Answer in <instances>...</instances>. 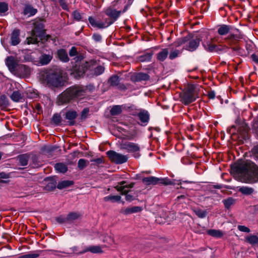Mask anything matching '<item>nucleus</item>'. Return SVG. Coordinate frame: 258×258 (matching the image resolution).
I'll list each match as a JSON object with an SVG mask.
<instances>
[{
	"mask_svg": "<svg viewBox=\"0 0 258 258\" xmlns=\"http://www.w3.org/2000/svg\"><path fill=\"white\" fill-rule=\"evenodd\" d=\"M44 34V29L43 25L41 23L36 22L34 23V28L31 32V36L28 37L26 39L27 43L28 44H36L39 40L43 37Z\"/></svg>",
	"mask_w": 258,
	"mask_h": 258,
	"instance_id": "obj_4",
	"label": "nucleus"
},
{
	"mask_svg": "<svg viewBox=\"0 0 258 258\" xmlns=\"http://www.w3.org/2000/svg\"><path fill=\"white\" fill-rule=\"evenodd\" d=\"M104 71V68L101 66H98L94 70V74L98 76L102 74Z\"/></svg>",
	"mask_w": 258,
	"mask_h": 258,
	"instance_id": "obj_47",
	"label": "nucleus"
},
{
	"mask_svg": "<svg viewBox=\"0 0 258 258\" xmlns=\"http://www.w3.org/2000/svg\"><path fill=\"white\" fill-rule=\"evenodd\" d=\"M121 149L126 150L128 152L133 154V156L136 158H139L141 154L140 153V147L139 145L135 143L126 142L121 145Z\"/></svg>",
	"mask_w": 258,
	"mask_h": 258,
	"instance_id": "obj_9",
	"label": "nucleus"
},
{
	"mask_svg": "<svg viewBox=\"0 0 258 258\" xmlns=\"http://www.w3.org/2000/svg\"><path fill=\"white\" fill-rule=\"evenodd\" d=\"M105 14L114 21H116L120 14V11L109 8L105 11Z\"/></svg>",
	"mask_w": 258,
	"mask_h": 258,
	"instance_id": "obj_19",
	"label": "nucleus"
},
{
	"mask_svg": "<svg viewBox=\"0 0 258 258\" xmlns=\"http://www.w3.org/2000/svg\"><path fill=\"white\" fill-rule=\"evenodd\" d=\"M92 162H94L95 165H98L100 164H102L104 162L103 159L102 158H98L97 159H93L91 160L90 161Z\"/></svg>",
	"mask_w": 258,
	"mask_h": 258,
	"instance_id": "obj_54",
	"label": "nucleus"
},
{
	"mask_svg": "<svg viewBox=\"0 0 258 258\" xmlns=\"http://www.w3.org/2000/svg\"><path fill=\"white\" fill-rule=\"evenodd\" d=\"M246 241L251 245L258 243V236L256 235H250L246 238Z\"/></svg>",
	"mask_w": 258,
	"mask_h": 258,
	"instance_id": "obj_36",
	"label": "nucleus"
},
{
	"mask_svg": "<svg viewBox=\"0 0 258 258\" xmlns=\"http://www.w3.org/2000/svg\"><path fill=\"white\" fill-rule=\"evenodd\" d=\"M20 31L18 29H15L13 31L11 37L12 45H17L20 42Z\"/></svg>",
	"mask_w": 258,
	"mask_h": 258,
	"instance_id": "obj_18",
	"label": "nucleus"
},
{
	"mask_svg": "<svg viewBox=\"0 0 258 258\" xmlns=\"http://www.w3.org/2000/svg\"><path fill=\"white\" fill-rule=\"evenodd\" d=\"M88 21L92 26L97 27L98 29H103L107 28L111 25L114 21L111 19L106 18L104 20V22L97 21L92 17H89Z\"/></svg>",
	"mask_w": 258,
	"mask_h": 258,
	"instance_id": "obj_10",
	"label": "nucleus"
},
{
	"mask_svg": "<svg viewBox=\"0 0 258 258\" xmlns=\"http://www.w3.org/2000/svg\"><path fill=\"white\" fill-rule=\"evenodd\" d=\"M188 37L185 45H184L183 48L189 51H194L196 50L199 46L200 43L201 41V37L200 36H196L191 37L190 35L186 36Z\"/></svg>",
	"mask_w": 258,
	"mask_h": 258,
	"instance_id": "obj_7",
	"label": "nucleus"
},
{
	"mask_svg": "<svg viewBox=\"0 0 258 258\" xmlns=\"http://www.w3.org/2000/svg\"><path fill=\"white\" fill-rule=\"evenodd\" d=\"M88 67H89V63L86 61L85 63L83 62L81 65V68H80V66H79L78 69L77 68V64H76L75 70L78 71L79 74H83L85 73V72L87 70Z\"/></svg>",
	"mask_w": 258,
	"mask_h": 258,
	"instance_id": "obj_34",
	"label": "nucleus"
},
{
	"mask_svg": "<svg viewBox=\"0 0 258 258\" xmlns=\"http://www.w3.org/2000/svg\"><path fill=\"white\" fill-rule=\"evenodd\" d=\"M80 214L77 212H71L67 215L68 223L73 222L80 217Z\"/></svg>",
	"mask_w": 258,
	"mask_h": 258,
	"instance_id": "obj_27",
	"label": "nucleus"
},
{
	"mask_svg": "<svg viewBox=\"0 0 258 258\" xmlns=\"http://www.w3.org/2000/svg\"><path fill=\"white\" fill-rule=\"evenodd\" d=\"M10 98L14 102H19L22 98L21 93L19 91H14L10 96Z\"/></svg>",
	"mask_w": 258,
	"mask_h": 258,
	"instance_id": "obj_33",
	"label": "nucleus"
},
{
	"mask_svg": "<svg viewBox=\"0 0 258 258\" xmlns=\"http://www.w3.org/2000/svg\"><path fill=\"white\" fill-rule=\"evenodd\" d=\"M242 127H243V131H242L241 128H240L238 129V131L240 132V133L241 135H244L245 134L247 133V132L248 131V127H247V125L246 124L243 125L242 126Z\"/></svg>",
	"mask_w": 258,
	"mask_h": 258,
	"instance_id": "obj_57",
	"label": "nucleus"
},
{
	"mask_svg": "<svg viewBox=\"0 0 258 258\" xmlns=\"http://www.w3.org/2000/svg\"><path fill=\"white\" fill-rule=\"evenodd\" d=\"M90 252L93 253H101L103 252L102 247L99 245H90L84 246L82 248V251L81 253H86Z\"/></svg>",
	"mask_w": 258,
	"mask_h": 258,
	"instance_id": "obj_15",
	"label": "nucleus"
},
{
	"mask_svg": "<svg viewBox=\"0 0 258 258\" xmlns=\"http://www.w3.org/2000/svg\"><path fill=\"white\" fill-rule=\"evenodd\" d=\"M121 199V197L119 196H108L104 198V200L105 202L111 201L112 202L119 201Z\"/></svg>",
	"mask_w": 258,
	"mask_h": 258,
	"instance_id": "obj_43",
	"label": "nucleus"
},
{
	"mask_svg": "<svg viewBox=\"0 0 258 258\" xmlns=\"http://www.w3.org/2000/svg\"><path fill=\"white\" fill-rule=\"evenodd\" d=\"M109 82L111 86H117L119 84V78L116 75H114L110 78Z\"/></svg>",
	"mask_w": 258,
	"mask_h": 258,
	"instance_id": "obj_38",
	"label": "nucleus"
},
{
	"mask_svg": "<svg viewBox=\"0 0 258 258\" xmlns=\"http://www.w3.org/2000/svg\"><path fill=\"white\" fill-rule=\"evenodd\" d=\"M83 59V57L81 55H78L74 58V59L77 62H78V61H81Z\"/></svg>",
	"mask_w": 258,
	"mask_h": 258,
	"instance_id": "obj_61",
	"label": "nucleus"
},
{
	"mask_svg": "<svg viewBox=\"0 0 258 258\" xmlns=\"http://www.w3.org/2000/svg\"><path fill=\"white\" fill-rule=\"evenodd\" d=\"M207 233L212 236L220 238L223 236V232L220 230L210 229L207 231Z\"/></svg>",
	"mask_w": 258,
	"mask_h": 258,
	"instance_id": "obj_32",
	"label": "nucleus"
},
{
	"mask_svg": "<svg viewBox=\"0 0 258 258\" xmlns=\"http://www.w3.org/2000/svg\"><path fill=\"white\" fill-rule=\"evenodd\" d=\"M0 104L4 106L8 104V100L6 95H3L0 96Z\"/></svg>",
	"mask_w": 258,
	"mask_h": 258,
	"instance_id": "obj_50",
	"label": "nucleus"
},
{
	"mask_svg": "<svg viewBox=\"0 0 258 258\" xmlns=\"http://www.w3.org/2000/svg\"><path fill=\"white\" fill-rule=\"evenodd\" d=\"M203 45L206 50L210 52L214 51L216 47V45L212 43L211 40L203 42Z\"/></svg>",
	"mask_w": 258,
	"mask_h": 258,
	"instance_id": "obj_28",
	"label": "nucleus"
},
{
	"mask_svg": "<svg viewBox=\"0 0 258 258\" xmlns=\"http://www.w3.org/2000/svg\"><path fill=\"white\" fill-rule=\"evenodd\" d=\"M208 96L210 99H214L215 97V93L214 91H211L209 92Z\"/></svg>",
	"mask_w": 258,
	"mask_h": 258,
	"instance_id": "obj_60",
	"label": "nucleus"
},
{
	"mask_svg": "<svg viewBox=\"0 0 258 258\" xmlns=\"http://www.w3.org/2000/svg\"><path fill=\"white\" fill-rule=\"evenodd\" d=\"M142 182L146 185H156L161 184L165 185H171L173 182L168 178H160L154 176L145 177L142 179Z\"/></svg>",
	"mask_w": 258,
	"mask_h": 258,
	"instance_id": "obj_6",
	"label": "nucleus"
},
{
	"mask_svg": "<svg viewBox=\"0 0 258 258\" xmlns=\"http://www.w3.org/2000/svg\"><path fill=\"white\" fill-rule=\"evenodd\" d=\"M169 54V50L168 48H163L157 54V58L160 61H164Z\"/></svg>",
	"mask_w": 258,
	"mask_h": 258,
	"instance_id": "obj_21",
	"label": "nucleus"
},
{
	"mask_svg": "<svg viewBox=\"0 0 258 258\" xmlns=\"http://www.w3.org/2000/svg\"><path fill=\"white\" fill-rule=\"evenodd\" d=\"M153 55V52H147L139 56L137 59L140 62H148L151 60Z\"/></svg>",
	"mask_w": 258,
	"mask_h": 258,
	"instance_id": "obj_23",
	"label": "nucleus"
},
{
	"mask_svg": "<svg viewBox=\"0 0 258 258\" xmlns=\"http://www.w3.org/2000/svg\"><path fill=\"white\" fill-rule=\"evenodd\" d=\"M218 33L220 35H225L228 34L225 40L231 45L236 44L243 38V35L238 29H233L232 27L229 25H220L218 29Z\"/></svg>",
	"mask_w": 258,
	"mask_h": 258,
	"instance_id": "obj_3",
	"label": "nucleus"
},
{
	"mask_svg": "<svg viewBox=\"0 0 258 258\" xmlns=\"http://www.w3.org/2000/svg\"><path fill=\"white\" fill-rule=\"evenodd\" d=\"M88 112H89V110L88 109H87V108L84 109L82 112V117H83L84 116V115L87 114L88 113Z\"/></svg>",
	"mask_w": 258,
	"mask_h": 258,
	"instance_id": "obj_64",
	"label": "nucleus"
},
{
	"mask_svg": "<svg viewBox=\"0 0 258 258\" xmlns=\"http://www.w3.org/2000/svg\"><path fill=\"white\" fill-rule=\"evenodd\" d=\"M40 254L36 252L29 253L26 254L22 255L19 256V258H37L39 256Z\"/></svg>",
	"mask_w": 258,
	"mask_h": 258,
	"instance_id": "obj_45",
	"label": "nucleus"
},
{
	"mask_svg": "<svg viewBox=\"0 0 258 258\" xmlns=\"http://www.w3.org/2000/svg\"><path fill=\"white\" fill-rule=\"evenodd\" d=\"M142 209L141 207L135 206L133 207L127 208L125 209H122L121 213L124 215H128L133 213L140 212L142 211Z\"/></svg>",
	"mask_w": 258,
	"mask_h": 258,
	"instance_id": "obj_20",
	"label": "nucleus"
},
{
	"mask_svg": "<svg viewBox=\"0 0 258 258\" xmlns=\"http://www.w3.org/2000/svg\"><path fill=\"white\" fill-rule=\"evenodd\" d=\"M115 188L117 191L120 192L121 195H125V200L127 201H132L136 199V197H138L137 194L136 192H134V194L133 195L131 193V191L127 190L126 189H124L123 187H115Z\"/></svg>",
	"mask_w": 258,
	"mask_h": 258,
	"instance_id": "obj_13",
	"label": "nucleus"
},
{
	"mask_svg": "<svg viewBox=\"0 0 258 258\" xmlns=\"http://www.w3.org/2000/svg\"><path fill=\"white\" fill-rule=\"evenodd\" d=\"M187 40L188 37H186V36L178 38L171 45L175 47H179L183 44L185 45Z\"/></svg>",
	"mask_w": 258,
	"mask_h": 258,
	"instance_id": "obj_31",
	"label": "nucleus"
},
{
	"mask_svg": "<svg viewBox=\"0 0 258 258\" xmlns=\"http://www.w3.org/2000/svg\"><path fill=\"white\" fill-rule=\"evenodd\" d=\"M62 77L57 73L48 74L46 75V81L48 84L54 86L58 87L61 84Z\"/></svg>",
	"mask_w": 258,
	"mask_h": 258,
	"instance_id": "obj_11",
	"label": "nucleus"
},
{
	"mask_svg": "<svg viewBox=\"0 0 258 258\" xmlns=\"http://www.w3.org/2000/svg\"><path fill=\"white\" fill-rule=\"evenodd\" d=\"M106 154L111 162L117 164L125 163L128 160L127 156L118 153L112 150L107 151Z\"/></svg>",
	"mask_w": 258,
	"mask_h": 258,
	"instance_id": "obj_8",
	"label": "nucleus"
},
{
	"mask_svg": "<svg viewBox=\"0 0 258 258\" xmlns=\"http://www.w3.org/2000/svg\"><path fill=\"white\" fill-rule=\"evenodd\" d=\"M86 89L84 86L75 85L67 88L57 97L56 103L62 105L69 103L79 97L84 96Z\"/></svg>",
	"mask_w": 258,
	"mask_h": 258,
	"instance_id": "obj_2",
	"label": "nucleus"
},
{
	"mask_svg": "<svg viewBox=\"0 0 258 258\" xmlns=\"http://www.w3.org/2000/svg\"><path fill=\"white\" fill-rule=\"evenodd\" d=\"M37 10L30 5H27L24 10V14L25 15L32 16L36 14Z\"/></svg>",
	"mask_w": 258,
	"mask_h": 258,
	"instance_id": "obj_24",
	"label": "nucleus"
},
{
	"mask_svg": "<svg viewBox=\"0 0 258 258\" xmlns=\"http://www.w3.org/2000/svg\"><path fill=\"white\" fill-rule=\"evenodd\" d=\"M235 200L232 198H228V199L223 201L225 207L228 209L235 203Z\"/></svg>",
	"mask_w": 258,
	"mask_h": 258,
	"instance_id": "obj_39",
	"label": "nucleus"
},
{
	"mask_svg": "<svg viewBox=\"0 0 258 258\" xmlns=\"http://www.w3.org/2000/svg\"><path fill=\"white\" fill-rule=\"evenodd\" d=\"M238 229L241 232L246 233H249L250 231V229L249 228L243 225H239L238 226Z\"/></svg>",
	"mask_w": 258,
	"mask_h": 258,
	"instance_id": "obj_53",
	"label": "nucleus"
},
{
	"mask_svg": "<svg viewBox=\"0 0 258 258\" xmlns=\"http://www.w3.org/2000/svg\"><path fill=\"white\" fill-rule=\"evenodd\" d=\"M30 156L27 154H24L19 155L17 157L20 165L21 166H26L28 163Z\"/></svg>",
	"mask_w": 258,
	"mask_h": 258,
	"instance_id": "obj_22",
	"label": "nucleus"
},
{
	"mask_svg": "<svg viewBox=\"0 0 258 258\" xmlns=\"http://www.w3.org/2000/svg\"><path fill=\"white\" fill-rule=\"evenodd\" d=\"M137 78L138 80H148L149 79V76L146 73H139L137 76Z\"/></svg>",
	"mask_w": 258,
	"mask_h": 258,
	"instance_id": "obj_46",
	"label": "nucleus"
},
{
	"mask_svg": "<svg viewBox=\"0 0 258 258\" xmlns=\"http://www.w3.org/2000/svg\"><path fill=\"white\" fill-rule=\"evenodd\" d=\"M89 164V161L84 159H80L78 162V167L80 170L84 169Z\"/></svg>",
	"mask_w": 258,
	"mask_h": 258,
	"instance_id": "obj_42",
	"label": "nucleus"
},
{
	"mask_svg": "<svg viewBox=\"0 0 258 258\" xmlns=\"http://www.w3.org/2000/svg\"><path fill=\"white\" fill-rule=\"evenodd\" d=\"M121 107L119 105H115L113 106L110 110V113L112 115H117L121 113Z\"/></svg>",
	"mask_w": 258,
	"mask_h": 258,
	"instance_id": "obj_41",
	"label": "nucleus"
},
{
	"mask_svg": "<svg viewBox=\"0 0 258 258\" xmlns=\"http://www.w3.org/2000/svg\"><path fill=\"white\" fill-rule=\"evenodd\" d=\"M8 10V5L5 2L0 3V14L4 13Z\"/></svg>",
	"mask_w": 258,
	"mask_h": 258,
	"instance_id": "obj_48",
	"label": "nucleus"
},
{
	"mask_svg": "<svg viewBox=\"0 0 258 258\" xmlns=\"http://www.w3.org/2000/svg\"><path fill=\"white\" fill-rule=\"evenodd\" d=\"M8 175L4 172L0 173V179L1 178H8Z\"/></svg>",
	"mask_w": 258,
	"mask_h": 258,
	"instance_id": "obj_63",
	"label": "nucleus"
},
{
	"mask_svg": "<svg viewBox=\"0 0 258 258\" xmlns=\"http://www.w3.org/2000/svg\"><path fill=\"white\" fill-rule=\"evenodd\" d=\"M232 49L233 51H235L237 53L239 52V50L240 49V47L238 46H236L235 47H233L232 48Z\"/></svg>",
	"mask_w": 258,
	"mask_h": 258,
	"instance_id": "obj_62",
	"label": "nucleus"
},
{
	"mask_svg": "<svg viewBox=\"0 0 258 258\" xmlns=\"http://www.w3.org/2000/svg\"><path fill=\"white\" fill-rule=\"evenodd\" d=\"M57 55L59 58L63 62H68L69 60L68 53L64 49H61L58 50Z\"/></svg>",
	"mask_w": 258,
	"mask_h": 258,
	"instance_id": "obj_25",
	"label": "nucleus"
},
{
	"mask_svg": "<svg viewBox=\"0 0 258 258\" xmlns=\"http://www.w3.org/2000/svg\"><path fill=\"white\" fill-rule=\"evenodd\" d=\"M55 169L58 172L64 173L68 171V167L62 163H58L54 165Z\"/></svg>",
	"mask_w": 258,
	"mask_h": 258,
	"instance_id": "obj_26",
	"label": "nucleus"
},
{
	"mask_svg": "<svg viewBox=\"0 0 258 258\" xmlns=\"http://www.w3.org/2000/svg\"><path fill=\"white\" fill-rule=\"evenodd\" d=\"M125 183V181H123L119 183V184L120 185V186H116V187H123L124 189H125L126 188H133L135 185V183L133 182L127 185H124V184Z\"/></svg>",
	"mask_w": 258,
	"mask_h": 258,
	"instance_id": "obj_51",
	"label": "nucleus"
},
{
	"mask_svg": "<svg viewBox=\"0 0 258 258\" xmlns=\"http://www.w3.org/2000/svg\"><path fill=\"white\" fill-rule=\"evenodd\" d=\"M15 73H18L21 77H25L30 74V69L26 65L18 64L17 70Z\"/></svg>",
	"mask_w": 258,
	"mask_h": 258,
	"instance_id": "obj_16",
	"label": "nucleus"
},
{
	"mask_svg": "<svg viewBox=\"0 0 258 258\" xmlns=\"http://www.w3.org/2000/svg\"><path fill=\"white\" fill-rule=\"evenodd\" d=\"M194 212L196 214V215L200 218H204L207 215V212L206 211L202 210L200 209H194Z\"/></svg>",
	"mask_w": 258,
	"mask_h": 258,
	"instance_id": "obj_40",
	"label": "nucleus"
},
{
	"mask_svg": "<svg viewBox=\"0 0 258 258\" xmlns=\"http://www.w3.org/2000/svg\"><path fill=\"white\" fill-rule=\"evenodd\" d=\"M52 121L55 125H58L61 121V117L59 114L55 113L54 114L52 118Z\"/></svg>",
	"mask_w": 258,
	"mask_h": 258,
	"instance_id": "obj_44",
	"label": "nucleus"
},
{
	"mask_svg": "<svg viewBox=\"0 0 258 258\" xmlns=\"http://www.w3.org/2000/svg\"><path fill=\"white\" fill-rule=\"evenodd\" d=\"M140 120L143 125H146L150 119V114L148 111L144 109H141L137 114Z\"/></svg>",
	"mask_w": 258,
	"mask_h": 258,
	"instance_id": "obj_14",
	"label": "nucleus"
},
{
	"mask_svg": "<svg viewBox=\"0 0 258 258\" xmlns=\"http://www.w3.org/2000/svg\"><path fill=\"white\" fill-rule=\"evenodd\" d=\"M52 57L49 54H43L39 58L40 63L42 65L48 64L51 60Z\"/></svg>",
	"mask_w": 258,
	"mask_h": 258,
	"instance_id": "obj_30",
	"label": "nucleus"
},
{
	"mask_svg": "<svg viewBox=\"0 0 258 258\" xmlns=\"http://www.w3.org/2000/svg\"><path fill=\"white\" fill-rule=\"evenodd\" d=\"M235 171L242 182L253 183L258 181V166L250 161L247 160L238 165Z\"/></svg>",
	"mask_w": 258,
	"mask_h": 258,
	"instance_id": "obj_1",
	"label": "nucleus"
},
{
	"mask_svg": "<svg viewBox=\"0 0 258 258\" xmlns=\"http://www.w3.org/2000/svg\"><path fill=\"white\" fill-rule=\"evenodd\" d=\"M71 249L73 253L77 254H81L84 253H81L82 251V249L81 250H79V248L78 246H74L71 248Z\"/></svg>",
	"mask_w": 258,
	"mask_h": 258,
	"instance_id": "obj_56",
	"label": "nucleus"
},
{
	"mask_svg": "<svg viewBox=\"0 0 258 258\" xmlns=\"http://www.w3.org/2000/svg\"><path fill=\"white\" fill-rule=\"evenodd\" d=\"M18 62L19 60L13 56H9L6 59V64L9 70L12 73L16 71L19 64Z\"/></svg>",
	"mask_w": 258,
	"mask_h": 258,
	"instance_id": "obj_12",
	"label": "nucleus"
},
{
	"mask_svg": "<svg viewBox=\"0 0 258 258\" xmlns=\"http://www.w3.org/2000/svg\"><path fill=\"white\" fill-rule=\"evenodd\" d=\"M93 39L96 42H99L101 40L102 37L99 34H94L92 36Z\"/></svg>",
	"mask_w": 258,
	"mask_h": 258,
	"instance_id": "obj_58",
	"label": "nucleus"
},
{
	"mask_svg": "<svg viewBox=\"0 0 258 258\" xmlns=\"http://www.w3.org/2000/svg\"><path fill=\"white\" fill-rule=\"evenodd\" d=\"M73 184L74 182L73 181L63 180L58 182L57 185V188L59 189H62L63 188L69 187Z\"/></svg>",
	"mask_w": 258,
	"mask_h": 258,
	"instance_id": "obj_29",
	"label": "nucleus"
},
{
	"mask_svg": "<svg viewBox=\"0 0 258 258\" xmlns=\"http://www.w3.org/2000/svg\"><path fill=\"white\" fill-rule=\"evenodd\" d=\"M181 51L177 50V49H172L170 51V53L169 54V58L170 59L172 60L174 58L177 57L180 54H181Z\"/></svg>",
	"mask_w": 258,
	"mask_h": 258,
	"instance_id": "obj_37",
	"label": "nucleus"
},
{
	"mask_svg": "<svg viewBox=\"0 0 258 258\" xmlns=\"http://www.w3.org/2000/svg\"><path fill=\"white\" fill-rule=\"evenodd\" d=\"M73 16L74 19L78 21H80L82 19V17L80 13L77 11H75L74 12H73Z\"/></svg>",
	"mask_w": 258,
	"mask_h": 258,
	"instance_id": "obj_52",
	"label": "nucleus"
},
{
	"mask_svg": "<svg viewBox=\"0 0 258 258\" xmlns=\"http://www.w3.org/2000/svg\"><path fill=\"white\" fill-rule=\"evenodd\" d=\"M56 221L59 223V224H62V223H68V220H67V217H64L62 216H60L59 217L55 218Z\"/></svg>",
	"mask_w": 258,
	"mask_h": 258,
	"instance_id": "obj_49",
	"label": "nucleus"
},
{
	"mask_svg": "<svg viewBox=\"0 0 258 258\" xmlns=\"http://www.w3.org/2000/svg\"><path fill=\"white\" fill-rule=\"evenodd\" d=\"M198 97L197 91L191 86L180 96V101L186 105L195 101Z\"/></svg>",
	"mask_w": 258,
	"mask_h": 258,
	"instance_id": "obj_5",
	"label": "nucleus"
},
{
	"mask_svg": "<svg viewBox=\"0 0 258 258\" xmlns=\"http://www.w3.org/2000/svg\"><path fill=\"white\" fill-rule=\"evenodd\" d=\"M252 60L257 64H258V56L255 54H252L251 55Z\"/></svg>",
	"mask_w": 258,
	"mask_h": 258,
	"instance_id": "obj_59",
	"label": "nucleus"
},
{
	"mask_svg": "<svg viewBox=\"0 0 258 258\" xmlns=\"http://www.w3.org/2000/svg\"><path fill=\"white\" fill-rule=\"evenodd\" d=\"M78 54V51L77 48L73 46L71 48L69 51V55L70 56H74L77 55Z\"/></svg>",
	"mask_w": 258,
	"mask_h": 258,
	"instance_id": "obj_55",
	"label": "nucleus"
},
{
	"mask_svg": "<svg viewBox=\"0 0 258 258\" xmlns=\"http://www.w3.org/2000/svg\"><path fill=\"white\" fill-rule=\"evenodd\" d=\"M77 116V112L73 110H69L65 114V118L69 120V124L70 125H73L75 124L74 120Z\"/></svg>",
	"mask_w": 258,
	"mask_h": 258,
	"instance_id": "obj_17",
	"label": "nucleus"
},
{
	"mask_svg": "<svg viewBox=\"0 0 258 258\" xmlns=\"http://www.w3.org/2000/svg\"><path fill=\"white\" fill-rule=\"evenodd\" d=\"M239 191L243 195H250L254 192V189L248 186H242L239 188Z\"/></svg>",
	"mask_w": 258,
	"mask_h": 258,
	"instance_id": "obj_35",
	"label": "nucleus"
}]
</instances>
